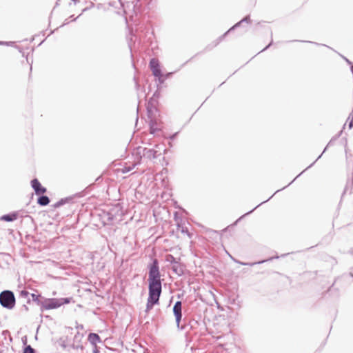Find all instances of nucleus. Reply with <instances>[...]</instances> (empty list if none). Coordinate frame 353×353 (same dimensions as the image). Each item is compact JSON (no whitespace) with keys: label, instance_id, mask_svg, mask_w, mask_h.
Listing matches in <instances>:
<instances>
[{"label":"nucleus","instance_id":"f257e3e1","mask_svg":"<svg viewBox=\"0 0 353 353\" xmlns=\"http://www.w3.org/2000/svg\"><path fill=\"white\" fill-rule=\"evenodd\" d=\"M161 293V283H149V296L146 305L147 310L152 308L154 305L159 303Z\"/></svg>","mask_w":353,"mask_h":353},{"label":"nucleus","instance_id":"f03ea898","mask_svg":"<svg viewBox=\"0 0 353 353\" xmlns=\"http://www.w3.org/2000/svg\"><path fill=\"white\" fill-rule=\"evenodd\" d=\"M0 303L4 307L12 309L15 305V298L12 292L6 290L0 294Z\"/></svg>","mask_w":353,"mask_h":353},{"label":"nucleus","instance_id":"7ed1b4c3","mask_svg":"<svg viewBox=\"0 0 353 353\" xmlns=\"http://www.w3.org/2000/svg\"><path fill=\"white\" fill-rule=\"evenodd\" d=\"M161 274L157 259H154L151 265L149 271L148 283H161Z\"/></svg>","mask_w":353,"mask_h":353},{"label":"nucleus","instance_id":"20e7f679","mask_svg":"<svg viewBox=\"0 0 353 353\" xmlns=\"http://www.w3.org/2000/svg\"><path fill=\"white\" fill-rule=\"evenodd\" d=\"M71 301L72 298L50 299L46 301L43 305V307L46 310L55 309L64 304L70 303Z\"/></svg>","mask_w":353,"mask_h":353},{"label":"nucleus","instance_id":"39448f33","mask_svg":"<svg viewBox=\"0 0 353 353\" xmlns=\"http://www.w3.org/2000/svg\"><path fill=\"white\" fill-rule=\"evenodd\" d=\"M172 234L177 239L180 240L179 243H182L183 241H188L191 238V235L188 230L180 225H177L176 229L172 231Z\"/></svg>","mask_w":353,"mask_h":353},{"label":"nucleus","instance_id":"423d86ee","mask_svg":"<svg viewBox=\"0 0 353 353\" xmlns=\"http://www.w3.org/2000/svg\"><path fill=\"white\" fill-rule=\"evenodd\" d=\"M150 67L153 75L160 79L162 77V74L158 60L156 59H151L150 61Z\"/></svg>","mask_w":353,"mask_h":353},{"label":"nucleus","instance_id":"0eeeda50","mask_svg":"<svg viewBox=\"0 0 353 353\" xmlns=\"http://www.w3.org/2000/svg\"><path fill=\"white\" fill-rule=\"evenodd\" d=\"M31 185L37 195H41L46 192V188L42 186L41 183L37 179L32 180Z\"/></svg>","mask_w":353,"mask_h":353},{"label":"nucleus","instance_id":"6e6552de","mask_svg":"<svg viewBox=\"0 0 353 353\" xmlns=\"http://www.w3.org/2000/svg\"><path fill=\"white\" fill-rule=\"evenodd\" d=\"M173 312L176 317V323L177 327H179L180 322L182 317V313H181V302L177 301L173 307Z\"/></svg>","mask_w":353,"mask_h":353},{"label":"nucleus","instance_id":"1a4fd4ad","mask_svg":"<svg viewBox=\"0 0 353 353\" xmlns=\"http://www.w3.org/2000/svg\"><path fill=\"white\" fill-rule=\"evenodd\" d=\"M100 337L97 334L91 333L88 335V341L94 345H96L97 343L100 342Z\"/></svg>","mask_w":353,"mask_h":353},{"label":"nucleus","instance_id":"9d476101","mask_svg":"<svg viewBox=\"0 0 353 353\" xmlns=\"http://www.w3.org/2000/svg\"><path fill=\"white\" fill-rule=\"evenodd\" d=\"M150 132L152 134L154 133L156 131L160 130L159 125L160 123L157 121H152L151 120L150 123Z\"/></svg>","mask_w":353,"mask_h":353},{"label":"nucleus","instance_id":"9b49d317","mask_svg":"<svg viewBox=\"0 0 353 353\" xmlns=\"http://www.w3.org/2000/svg\"><path fill=\"white\" fill-rule=\"evenodd\" d=\"M17 215L16 214H6L3 215L1 217V220L5 221H12L17 219Z\"/></svg>","mask_w":353,"mask_h":353},{"label":"nucleus","instance_id":"f8f14e48","mask_svg":"<svg viewBox=\"0 0 353 353\" xmlns=\"http://www.w3.org/2000/svg\"><path fill=\"white\" fill-rule=\"evenodd\" d=\"M37 203L40 205L45 206L50 203V199L47 196H41L38 199Z\"/></svg>","mask_w":353,"mask_h":353},{"label":"nucleus","instance_id":"ddd939ff","mask_svg":"<svg viewBox=\"0 0 353 353\" xmlns=\"http://www.w3.org/2000/svg\"><path fill=\"white\" fill-rule=\"evenodd\" d=\"M345 124L348 125V127L350 129L353 128V114L350 117H348Z\"/></svg>","mask_w":353,"mask_h":353},{"label":"nucleus","instance_id":"4468645a","mask_svg":"<svg viewBox=\"0 0 353 353\" xmlns=\"http://www.w3.org/2000/svg\"><path fill=\"white\" fill-rule=\"evenodd\" d=\"M66 202V200L65 199H61L59 201L55 203L54 204L52 205V207L54 208H59L60 206L63 205V204H65Z\"/></svg>","mask_w":353,"mask_h":353},{"label":"nucleus","instance_id":"2eb2a0df","mask_svg":"<svg viewBox=\"0 0 353 353\" xmlns=\"http://www.w3.org/2000/svg\"><path fill=\"white\" fill-rule=\"evenodd\" d=\"M23 353H34V350L30 345L25 347Z\"/></svg>","mask_w":353,"mask_h":353},{"label":"nucleus","instance_id":"dca6fc26","mask_svg":"<svg viewBox=\"0 0 353 353\" xmlns=\"http://www.w3.org/2000/svg\"><path fill=\"white\" fill-rule=\"evenodd\" d=\"M31 296L32 298V300L34 301H38L39 299V297H40L39 295H37L35 294H32Z\"/></svg>","mask_w":353,"mask_h":353},{"label":"nucleus","instance_id":"f3484780","mask_svg":"<svg viewBox=\"0 0 353 353\" xmlns=\"http://www.w3.org/2000/svg\"><path fill=\"white\" fill-rule=\"evenodd\" d=\"M28 294H29L28 292L25 291V290H23L21 292V295L24 297H26L28 295Z\"/></svg>","mask_w":353,"mask_h":353}]
</instances>
